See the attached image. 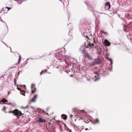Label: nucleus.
<instances>
[{"label": "nucleus", "mask_w": 132, "mask_h": 132, "mask_svg": "<svg viewBox=\"0 0 132 132\" xmlns=\"http://www.w3.org/2000/svg\"><path fill=\"white\" fill-rule=\"evenodd\" d=\"M77 130L79 132H80L81 131V129H78V130Z\"/></svg>", "instance_id": "22"}, {"label": "nucleus", "mask_w": 132, "mask_h": 132, "mask_svg": "<svg viewBox=\"0 0 132 132\" xmlns=\"http://www.w3.org/2000/svg\"><path fill=\"white\" fill-rule=\"evenodd\" d=\"M20 71H19V72H18V75H19V73L20 72Z\"/></svg>", "instance_id": "34"}, {"label": "nucleus", "mask_w": 132, "mask_h": 132, "mask_svg": "<svg viewBox=\"0 0 132 132\" xmlns=\"http://www.w3.org/2000/svg\"><path fill=\"white\" fill-rule=\"evenodd\" d=\"M22 91H23V90H22Z\"/></svg>", "instance_id": "40"}, {"label": "nucleus", "mask_w": 132, "mask_h": 132, "mask_svg": "<svg viewBox=\"0 0 132 132\" xmlns=\"http://www.w3.org/2000/svg\"><path fill=\"white\" fill-rule=\"evenodd\" d=\"M3 12V13H7L8 11L6 7H4L3 8L1 12Z\"/></svg>", "instance_id": "9"}, {"label": "nucleus", "mask_w": 132, "mask_h": 132, "mask_svg": "<svg viewBox=\"0 0 132 132\" xmlns=\"http://www.w3.org/2000/svg\"><path fill=\"white\" fill-rule=\"evenodd\" d=\"M9 112V113H11L14 114H13V115L16 116L18 118H19L18 116H21V115L22 114L20 111L16 109L13 111H10Z\"/></svg>", "instance_id": "2"}, {"label": "nucleus", "mask_w": 132, "mask_h": 132, "mask_svg": "<svg viewBox=\"0 0 132 132\" xmlns=\"http://www.w3.org/2000/svg\"><path fill=\"white\" fill-rule=\"evenodd\" d=\"M41 56L40 57H41V58L42 57H43V56Z\"/></svg>", "instance_id": "32"}, {"label": "nucleus", "mask_w": 132, "mask_h": 132, "mask_svg": "<svg viewBox=\"0 0 132 132\" xmlns=\"http://www.w3.org/2000/svg\"><path fill=\"white\" fill-rule=\"evenodd\" d=\"M71 77H72L73 76L72 75H70Z\"/></svg>", "instance_id": "36"}, {"label": "nucleus", "mask_w": 132, "mask_h": 132, "mask_svg": "<svg viewBox=\"0 0 132 132\" xmlns=\"http://www.w3.org/2000/svg\"><path fill=\"white\" fill-rule=\"evenodd\" d=\"M73 115L72 114H70V117L71 119H72Z\"/></svg>", "instance_id": "20"}, {"label": "nucleus", "mask_w": 132, "mask_h": 132, "mask_svg": "<svg viewBox=\"0 0 132 132\" xmlns=\"http://www.w3.org/2000/svg\"><path fill=\"white\" fill-rule=\"evenodd\" d=\"M23 95H24V96H25V95L24 94H23Z\"/></svg>", "instance_id": "37"}, {"label": "nucleus", "mask_w": 132, "mask_h": 132, "mask_svg": "<svg viewBox=\"0 0 132 132\" xmlns=\"http://www.w3.org/2000/svg\"><path fill=\"white\" fill-rule=\"evenodd\" d=\"M84 57L87 58L89 60H91L92 59V56L90 55L86 50L83 49L82 51Z\"/></svg>", "instance_id": "1"}, {"label": "nucleus", "mask_w": 132, "mask_h": 132, "mask_svg": "<svg viewBox=\"0 0 132 132\" xmlns=\"http://www.w3.org/2000/svg\"><path fill=\"white\" fill-rule=\"evenodd\" d=\"M110 8V4L109 2H107L105 4V8L106 9L108 10Z\"/></svg>", "instance_id": "5"}, {"label": "nucleus", "mask_w": 132, "mask_h": 132, "mask_svg": "<svg viewBox=\"0 0 132 132\" xmlns=\"http://www.w3.org/2000/svg\"><path fill=\"white\" fill-rule=\"evenodd\" d=\"M45 114H48V113H47L46 112H45Z\"/></svg>", "instance_id": "27"}, {"label": "nucleus", "mask_w": 132, "mask_h": 132, "mask_svg": "<svg viewBox=\"0 0 132 132\" xmlns=\"http://www.w3.org/2000/svg\"><path fill=\"white\" fill-rule=\"evenodd\" d=\"M94 45L93 44H91L90 43L88 44L87 47L88 48H92L94 47Z\"/></svg>", "instance_id": "10"}, {"label": "nucleus", "mask_w": 132, "mask_h": 132, "mask_svg": "<svg viewBox=\"0 0 132 132\" xmlns=\"http://www.w3.org/2000/svg\"><path fill=\"white\" fill-rule=\"evenodd\" d=\"M100 62L99 57H98L97 58L95 59L94 61L89 64V65L91 66H93L95 65L96 64H98Z\"/></svg>", "instance_id": "3"}, {"label": "nucleus", "mask_w": 132, "mask_h": 132, "mask_svg": "<svg viewBox=\"0 0 132 132\" xmlns=\"http://www.w3.org/2000/svg\"><path fill=\"white\" fill-rule=\"evenodd\" d=\"M104 45L105 46H109L110 45V43L108 40L105 39L104 41Z\"/></svg>", "instance_id": "8"}, {"label": "nucleus", "mask_w": 132, "mask_h": 132, "mask_svg": "<svg viewBox=\"0 0 132 132\" xmlns=\"http://www.w3.org/2000/svg\"><path fill=\"white\" fill-rule=\"evenodd\" d=\"M77 120V119H75V121H76V120Z\"/></svg>", "instance_id": "33"}, {"label": "nucleus", "mask_w": 132, "mask_h": 132, "mask_svg": "<svg viewBox=\"0 0 132 132\" xmlns=\"http://www.w3.org/2000/svg\"><path fill=\"white\" fill-rule=\"evenodd\" d=\"M19 86H20V85L17 86V89H18L19 90H20V91H21V89L19 87Z\"/></svg>", "instance_id": "18"}, {"label": "nucleus", "mask_w": 132, "mask_h": 132, "mask_svg": "<svg viewBox=\"0 0 132 132\" xmlns=\"http://www.w3.org/2000/svg\"><path fill=\"white\" fill-rule=\"evenodd\" d=\"M14 81L15 82H16V80L15 79H14Z\"/></svg>", "instance_id": "26"}, {"label": "nucleus", "mask_w": 132, "mask_h": 132, "mask_svg": "<svg viewBox=\"0 0 132 132\" xmlns=\"http://www.w3.org/2000/svg\"><path fill=\"white\" fill-rule=\"evenodd\" d=\"M93 41L94 42V43H95V39L94 38H93Z\"/></svg>", "instance_id": "24"}, {"label": "nucleus", "mask_w": 132, "mask_h": 132, "mask_svg": "<svg viewBox=\"0 0 132 132\" xmlns=\"http://www.w3.org/2000/svg\"><path fill=\"white\" fill-rule=\"evenodd\" d=\"M81 112H85V111L84 110H82L81 111Z\"/></svg>", "instance_id": "28"}, {"label": "nucleus", "mask_w": 132, "mask_h": 132, "mask_svg": "<svg viewBox=\"0 0 132 132\" xmlns=\"http://www.w3.org/2000/svg\"><path fill=\"white\" fill-rule=\"evenodd\" d=\"M44 72H43V71H41L40 72V75L42 74Z\"/></svg>", "instance_id": "25"}, {"label": "nucleus", "mask_w": 132, "mask_h": 132, "mask_svg": "<svg viewBox=\"0 0 132 132\" xmlns=\"http://www.w3.org/2000/svg\"><path fill=\"white\" fill-rule=\"evenodd\" d=\"M6 109V108L5 107H4L2 109V110L3 111H4Z\"/></svg>", "instance_id": "21"}, {"label": "nucleus", "mask_w": 132, "mask_h": 132, "mask_svg": "<svg viewBox=\"0 0 132 132\" xmlns=\"http://www.w3.org/2000/svg\"><path fill=\"white\" fill-rule=\"evenodd\" d=\"M37 97V95H34V97L31 99V101L32 102H34L36 101V100Z\"/></svg>", "instance_id": "11"}, {"label": "nucleus", "mask_w": 132, "mask_h": 132, "mask_svg": "<svg viewBox=\"0 0 132 132\" xmlns=\"http://www.w3.org/2000/svg\"><path fill=\"white\" fill-rule=\"evenodd\" d=\"M74 126L75 127H76V128H77V127H76V126H75V125H74Z\"/></svg>", "instance_id": "29"}, {"label": "nucleus", "mask_w": 132, "mask_h": 132, "mask_svg": "<svg viewBox=\"0 0 132 132\" xmlns=\"http://www.w3.org/2000/svg\"><path fill=\"white\" fill-rule=\"evenodd\" d=\"M97 46H94V47L95 48H97Z\"/></svg>", "instance_id": "30"}, {"label": "nucleus", "mask_w": 132, "mask_h": 132, "mask_svg": "<svg viewBox=\"0 0 132 132\" xmlns=\"http://www.w3.org/2000/svg\"><path fill=\"white\" fill-rule=\"evenodd\" d=\"M31 94H33L36 91V89L35 87V84H32L31 86Z\"/></svg>", "instance_id": "4"}, {"label": "nucleus", "mask_w": 132, "mask_h": 132, "mask_svg": "<svg viewBox=\"0 0 132 132\" xmlns=\"http://www.w3.org/2000/svg\"><path fill=\"white\" fill-rule=\"evenodd\" d=\"M1 101L4 103H5V102H8L7 100L5 99L4 98Z\"/></svg>", "instance_id": "14"}, {"label": "nucleus", "mask_w": 132, "mask_h": 132, "mask_svg": "<svg viewBox=\"0 0 132 132\" xmlns=\"http://www.w3.org/2000/svg\"><path fill=\"white\" fill-rule=\"evenodd\" d=\"M111 63H112V62H111Z\"/></svg>", "instance_id": "39"}, {"label": "nucleus", "mask_w": 132, "mask_h": 132, "mask_svg": "<svg viewBox=\"0 0 132 132\" xmlns=\"http://www.w3.org/2000/svg\"><path fill=\"white\" fill-rule=\"evenodd\" d=\"M62 117H63V116L64 117H63V119H65V120L67 119V116H66V115H65L64 114H62Z\"/></svg>", "instance_id": "13"}, {"label": "nucleus", "mask_w": 132, "mask_h": 132, "mask_svg": "<svg viewBox=\"0 0 132 132\" xmlns=\"http://www.w3.org/2000/svg\"><path fill=\"white\" fill-rule=\"evenodd\" d=\"M95 75H97V76L95 75L94 76V81H96L99 80L100 79V78L99 77V74L97 72H96L95 73Z\"/></svg>", "instance_id": "6"}, {"label": "nucleus", "mask_w": 132, "mask_h": 132, "mask_svg": "<svg viewBox=\"0 0 132 132\" xmlns=\"http://www.w3.org/2000/svg\"><path fill=\"white\" fill-rule=\"evenodd\" d=\"M21 56L20 55L19 57L18 61V64H19L20 63V62L21 61Z\"/></svg>", "instance_id": "15"}, {"label": "nucleus", "mask_w": 132, "mask_h": 132, "mask_svg": "<svg viewBox=\"0 0 132 132\" xmlns=\"http://www.w3.org/2000/svg\"><path fill=\"white\" fill-rule=\"evenodd\" d=\"M63 52L62 51H60L58 53V54L61 56L62 55Z\"/></svg>", "instance_id": "16"}, {"label": "nucleus", "mask_w": 132, "mask_h": 132, "mask_svg": "<svg viewBox=\"0 0 132 132\" xmlns=\"http://www.w3.org/2000/svg\"><path fill=\"white\" fill-rule=\"evenodd\" d=\"M83 120V119L81 118H79V119L78 120V121H80V120Z\"/></svg>", "instance_id": "19"}, {"label": "nucleus", "mask_w": 132, "mask_h": 132, "mask_svg": "<svg viewBox=\"0 0 132 132\" xmlns=\"http://www.w3.org/2000/svg\"><path fill=\"white\" fill-rule=\"evenodd\" d=\"M23 86V87H25V85H23V86L21 85V86H20V87H22Z\"/></svg>", "instance_id": "23"}, {"label": "nucleus", "mask_w": 132, "mask_h": 132, "mask_svg": "<svg viewBox=\"0 0 132 132\" xmlns=\"http://www.w3.org/2000/svg\"><path fill=\"white\" fill-rule=\"evenodd\" d=\"M86 37L87 38H88V37L87 36H86Z\"/></svg>", "instance_id": "35"}, {"label": "nucleus", "mask_w": 132, "mask_h": 132, "mask_svg": "<svg viewBox=\"0 0 132 132\" xmlns=\"http://www.w3.org/2000/svg\"><path fill=\"white\" fill-rule=\"evenodd\" d=\"M6 9H7V11H8L10 10L11 9V8H10L9 7H7V6H6Z\"/></svg>", "instance_id": "17"}, {"label": "nucleus", "mask_w": 132, "mask_h": 132, "mask_svg": "<svg viewBox=\"0 0 132 132\" xmlns=\"http://www.w3.org/2000/svg\"><path fill=\"white\" fill-rule=\"evenodd\" d=\"M99 122V120L97 119H94L93 120V122L95 123H98Z\"/></svg>", "instance_id": "12"}, {"label": "nucleus", "mask_w": 132, "mask_h": 132, "mask_svg": "<svg viewBox=\"0 0 132 132\" xmlns=\"http://www.w3.org/2000/svg\"><path fill=\"white\" fill-rule=\"evenodd\" d=\"M16 83H15V85H16Z\"/></svg>", "instance_id": "38"}, {"label": "nucleus", "mask_w": 132, "mask_h": 132, "mask_svg": "<svg viewBox=\"0 0 132 132\" xmlns=\"http://www.w3.org/2000/svg\"><path fill=\"white\" fill-rule=\"evenodd\" d=\"M88 129L87 128H86V129H85V130H88Z\"/></svg>", "instance_id": "31"}, {"label": "nucleus", "mask_w": 132, "mask_h": 132, "mask_svg": "<svg viewBox=\"0 0 132 132\" xmlns=\"http://www.w3.org/2000/svg\"><path fill=\"white\" fill-rule=\"evenodd\" d=\"M37 121L39 123L42 122H45L46 121L45 120L41 117L39 118Z\"/></svg>", "instance_id": "7"}]
</instances>
